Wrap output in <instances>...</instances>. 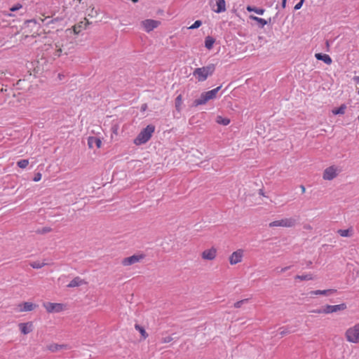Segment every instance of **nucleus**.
<instances>
[{
	"label": "nucleus",
	"instance_id": "4be33fe9",
	"mask_svg": "<svg viewBox=\"0 0 359 359\" xmlns=\"http://www.w3.org/2000/svg\"><path fill=\"white\" fill-rule=\"evenodd\" d=\"M84 283H85L84 280H83L79 277H76L72 280L70 281V283L68 284V287H78Z\"/></svg>",
	"mask_w": 359,
	"mask_h": 359
},
{
	"label": "nucleus",
	"instance_id": "393cba45",
	"mask_svg": "<svg viewBox=\"0 0 359 359\" xmlns=\"http://www.w3.org/2000/svg\"><path fill=\"white\" fill-rule=\"evenodd\" d=\"M216 122H217V123H218L219 125L228 126L230 123L231 121L227 117H223L222 116H217L216 117Z\"/></svg>",
	"mask_w": 359,
	"mask_h": 359
},
{
	"label": "nucleus",
	"instance_id": "37998d69",
	"mask_svg": "<svg viewBox=\"0 0 359 359\" xmlns=\"http://www.w3.org/2000/svg\"><path fill=\"white\" fill-rule=\"evenodd\" d=\"M147 104H144V105H142V109L143 111H144V110L147 109Z\"/></svg>",
	"mask_w": 359,
	"mask_h": 359
},
{
	"label": "nucleus",
	"instance_id": "a211bd4d",
	"mask_svg": "<svg viewBox=\"0 0 359 359\" xmlns=\"http://www.w3.org/2000/svg\"><path fill=\"white\" fill-rule=\"evenodd\" d=\"M94 144L97 147H102V141L100 138L96 137L90 136L88 138V145L90 149H93Z\"/></svg>",
	"mask_w": 359,
	"mask_h": 359
},
{
	"label": "nucleus",
	"instance_id": "0eeeda50",
	"mask_svg": "<svg viewBox=\"0 0 359 359\" xmlns=\"http://www.w3.org/2000/svg\"><path fill=\"white\" fill-rule=\"evenodd\" d=\"M64 43L65 39L62 37L58 36L54 39L53 44L50 45V49L53 50L51 54L53 58H57L62 55Z\"/></svg>",
	"mask_w": 359,
	"mask_h": 359
},
{
	"label": "nucleus",
	"instance_id": "1a4fd4ad",
	"mask_svg": "<svg viewBox=\"0 0 359 359\" xmlns=\"http://www.w3.org/2000/svg\"><path fill=\"white\" fill-rule=\"evenodd\" d=\"M341 172L339 166L332 165L326 168L323 173V179L327 181H331L336 178Z\"/></svg>",
	"mask_w": 359,
	"mask_h": 359
},
{
	"label": "nucleus",
	"instance_id": "ddd939ff",
	"mask_svg": "<svg viewBox=\"0 0 359 359\" xmlns=\"http://www.w3.org/2000/svg\"><path fill=\"white\" fill-rule=\"evenodd\" d=\"M160 24V21L152 19H147L141 22V26L147 32H150L157 28Z\"/></svg>",
	"mask_w": 359,
	"mask_h": 359
},
{
	"label": "nucleus",
	"instance_id": "c85d7f7f",
	"mask_svg": "<svg viewBox=\"0 0 359 359\" xmlns=\"http://www.w3.org/2000/svg\"><path fill=\"white\" fill-rule=\"evenodd\" d=\"M47 264L45 262H41V261H35L32 262L29 264L30 266H32L33 269H41L43 266H45Z\"/></svg>",
	"mask_w": 359,
	"mask_h": 359
},
{
	"label": "nucleus",
	"instance_id": "c9c22d12",
	"mask_svg": "<svg viewBox=\"0 0 359 359\" xmlns=\"http://www.w3.org/2000/svg\"><path fill=\"white\" fill-rule=\"evenodd\" d=\"M41 176H42V175H41V174L40 172H37V173L35 175V176H34V177L33 180H34V182H39V181H40V180H41Z\"/></svg>",
	"mask_w": 359,
	"mask_h": 359
},
{
	"label": "nucleus",
	"instance_id": "423d86ee",
	"mask_svg": "<svg viewBox=\"0 0 359 359\" xmlns=\"http://www.w3.org/2000/svg\"><path fill=\"white\" fill-rule=\"evenodd\" d=\"M146 258L144 253H136L121 259V264L124 267H128L143 262Z\"/></svg>",
	"mask_w": 359,
	"mask_h": 359
},
{
	"label": "nucleus",
	"instance_id": "ea45409f",
	"mask_svg": "<svg viewBox=\"0 0 359 359\" xmlns=\"http://www.w3.org/2000/svg\"><path fill=\"white\" fill-rule=\"evenodd\" d=\"M303 2H304V1H302V0H300V2H299L298 4H297L295 5V6H294V9H295V10H298V9H299V8L302 7V6Z\"/></svg>",
	"mask_w": 359,
	"mask_h": 359
},
{
	"label": "nucleus",
	"instance_id": "b1692460",
	"mask_svg": "<svg viewBox=\"0 0 359 359\" xmlns=\"http://www.w3.org/2000/svg\"><path fill=\"white\" fill-rule=\"evenodd\" d=\"M215 42V40L213 37L210 36H208L205 39V46L207 49L211 50L213 47V45Z\"/></svg>",
	"mask_w": 359,
	"mask_h": 359
},
{
	"label": "nucleus",
	"instance_id": "9d476101",
	"mask_svg": "<svg viewBox=\"0 0 359 359\" xmlns=\"http://www.w3.org/2000/svg\"><path fill=\"white\" fill-rule=\"evenodd\" d=\"M297 220L294 217L283 218L269 223L270 227H287L290 228L296 225Z\"/></svg>",
	"mask_w": 359,
	"mask_h": 359
},
{
	"label": "nucleus",
	"instance_id": "cd10ccee",
	"mask_svg": "<svg viewBox=\"0 0 359 359\" xmlns=\"http://www.w3.org/2000/svg\"><path fill=\"white\" fill-rule=\"evenodd\" d=\"M250 18L257 22L262 26V27L268 24V22L264 18H261L255 15H250Z\"/></svg>",
	"mask_w": 359,
	"mask_h": 359
},
{
	"label": "nucleus",
	"instance_id": "6ab92c4d",
	"mask_svg": "<svg viewBox=\"0 0 359 359\" xmlns=\"http://www.w3.org/2000/svg\"><path fill=\"white\" fill-rule=\"evenodd\" d=\"M217 8L213 11L217 13H220L226 11V1L225 0H215Z\"/></svg>",
	"mask_w": 359,
	"mask_h": 359
},
{
	"label": "nucleus",
	"instance_id": "9b49d317",
	"mask_svg": "<svg viewBox=\"0 0 359 359\" xmlns=\"http://www.w3.org/2000/svg\"><path fill=\"white\" fill-rule=\"evenodd\" d=\"M245 256V250L243 249H238L233 251L228 258L229 264L231 266L236 265L243 261Z\"/></svg>",
	"mask_w": 359,
	"mask_h": 359
},
{
	"label": "nucleus",
	"instance_id": "7c9ffc66",
	"mask_svg": "<svg viewBox=\"0 0 359 359\" xmlns=\"http://www.w3.org/2000/svg\"><path fill=\"white\" fill-rule=\"evenodd\" d=\"M17 164L20 168H25L29 165V161L27 159H22L18 161Z\"/></svg>",
	"mask_w": 359,
	"mask_h": 359
},
{
	"label": "nucleus",
	"instance_id": "2eb2a0df",
	"mask_svg": "<svg viewBox=\"0 0 359 359\" xmlns=\"http://www.w3.org/2000/svg\"><path fill=\"white\" fill-rule=\"evenodd\" d=\"M18 306V311L27 312L34 311L37 307V305L30 302H25L20 304Z\"/></svg>",
	"mask_w": 359,
	"mask_h": 359
},
{
	"label": "nucleus",
	"instance_id": "f3484780",
	"mask_svg": "<svg viewBox=\"0 0 359 359\" xmlns=\"http://www.w3.org/2000/svg\"><path fill=\"white\" fill-rule=\"evenodd\" d=\"M337 292L335 289H327V290H317L310 292L311 296L313 295H325L329 296L334 294Z\"/></svg>",
	"mask_w": 359,
	"mask_h": 359
},
{
	"label": "nucleus",
	"instance_id": "e433bc0d",
	"mask_svg": "<svg viewBox=\"0 0 359 359\" xmlns=\"http://www.w3.org/2000/svg\"><path fill=\"white\" fill-rule=\"evenodd\" d=\"M247 11H249V12H255V11H257V8L255 7H252L250 6H248L247 8H246Z\"/></svg>",
	"mask_w": 359,
	"mask_h": 359
},
{
	"label": "nucleus",
	"instance_id": "412c9836",
	"mask_svg": "<svg viewBox=\"0 0 359 359\" xmlns=\"http://www.w3.org/2000/svg\"><path fill=\"white\" fill-rule=\"evenodd\" d=\"M47 348L50 351L54 353L62 349H66L67 346L65 344H52L48 346Z\"/></svg>",
	"mask_w": 359,
	"mask_h": 359
},
{
	"label": "nucleus",
	"instance_id": "473e14b6",
	"mask_svg": "<svg viewBox=\"0 0 359 359\" xmlns=\"http://www.w3.org/2000/svg\"><path fill=\"white\" fill-rule=\"evenodd\" d=\"M201 25H202V22L201 20H196L194 22V23L189 27V29H196V28H198L199 27H201Z\"/></svg>",
	"mask_w": 359,
	"mask_h": 359
},
{
	"label": "nucleus",
	"instance_id": "2f4dec72",
	"mask_svg": "<svg viewBox=\"0 0 359 359\" xmlns=\"http://www.w3.org/2000/svg\"><path fill=\"white\" fill-rule=\"evenodd\" d=\"M338 233L342 237H348L350 236L349 230L348 229H339L338 230Z\"/></svg>",
	"mask_w": 359,
	"mask_h": 359
},
{
	"label": "nucleus",
	"instance_id": "79ce46f5",
	"mask_svg": "<svg viewBox=\"0 0 359 359\" xmlns=\"http://www.w3.org/2000/svg\"><path fill=\"white\" fill-rule=\"evenodd\" d=\"M286 1H287V0H283V1H282V7H283V8H285V6H286Z\"/></svg>",
	"mask_w": 359,
	"mask_h": 359
},
{
	"label": "nucleus",
	"instance_id": "c756f323",
	"mask_svg": "<svg viewBox=\"0 0 359 359\" xmlns=\"http://www.w3.org/2000/svg\"><path fill=\"white\" fill-rule=\"evenodd\" d=\"M135 328L136 330H137L140 333V334L142 335V337L144 339H145L148 337V334L147 333V332L145 331V330L143 327L140 326V325L136 324L135 325Z\"/></svg>",
	"mask_w": 359,
	"mask_h": 359
},
{
	"label": "nucleus",
	"instance_id": "f704fd0d",
	"mask_svg": "<svg viewBox=\"0 0 359 359\" xmlns=\"http://www.w3.org/2000/svg\"><path fill=\"white\" fill-rule=\"evenodd\" d=\"M353 80L356 83V88L358 90V93L359 94V76H353Z\"/></svg>",
	"mask_w": 359,
	"mask_h": 359
},
{
	"label": "nucleus",
	"instance_id": "4c0bfd02",
	"mask_svg": "<svg viewBox=\"0 0 359 359\" xmlns=\"http://www.w3.org/2000/svg\"><path fill=\"white\" fill-rule=\"evenodd\" d=\"M247 11H249V12H255V11H257V8L255 7H252L250 6H248L247 8H246Z\"/></svg>",
	"mask_w": 359,
	"mask_h": 359
},
{
	"label": "nucleus",
	"instance_id": "a878e982",
	"mask_svg": "<svg viewBox=\"0 0 359 359\" xmlns=\"http://www.w3.org/2000/svg\"><path fill=\"white\" fill-rule=\"evenodd\" d=\"M295 280H311L313 279V276L311 273H306L303 275H297L294 277Z\"/></svg>",
	"mask_w": 359,
	"mask_h": 359
},
{
	"label": "nucleus",
	"instance_id": "bb28decb",
	"mask_svg": "<svg viewBox=\"0 0 359 359\" xmlns=\"http://www.w3.org/2000/svg\"><path fill=\"white\" fill-rule=\"evenodd\" d=\"M346 109V104H343L339 107L333 109L332 110V112L334 115H338V114H344L345 113V111Z\"/></svg>",
	"mask_w": 359,
	"mask_h": 359
},
{
	"label": "nucleus",
	"instance_id": "f257e3e1",
	"mask_svg": "<svg viewBox=\"0 0 359 359\" xmlns=\"http://www.w3.org/2000/svg\"><path fill=\"white\" fill-rule=\"evenodd\" d=\"M215 71V65L214 64H209L207 66L196 68L193 72V76L198 82H203L207 79L212 76Z\"/></svg>",
	"mask_w": 359,
	"mask_h": 359
},
{
	"label": "nucleus",
	"instance_id": "20e7f679",
	"mask_svg": "<svg viewBox=\"0 0 359 359\" xmlns=\"http://www.w3.org/2000/svg\"><path fill=\"white\" fill-rule=\"evenodd\" d=\"M344 337L350 344H359V323L348 327L345 330Z\"/></svg>",
	"mask_w": 359,
	"mask_h": 359
},
{
	"label": "nucleus",
	"instance_id": "5701e85b",
	"mask_svg": "<svg viewBox=\"0 0 359 359\" xmlns=\"http://www.w3.org/2000/svg\"><path fill=\"white\" fill-rule=\"evenodd\" d=\"M183 104V97L182 95H179L177 96L175 100V109L178 112H180L182 108Z\"/></svg>",
	"mask_w": 359,
	"mask_h": 359
},
{
	"label": "nucleus",
	"instance_id": "a18cd8bd",
	"mask_svg": "<svg viewBox=\"0 0 359 359\" xmlns=\"http://www.w3.org/2000/svg\"><path fill=\"white\" fill-rule=\"evenodd\" d=\"M170 339L165 340V342L170 341Z\"/></svg>",
	"mask_w": 359,
	"mask_h": 359
},
{
	"label": "nucleus",
	"instance_id": "de8ad7c7",
	"mask_svg": "<svg viewBox=\"0 0 359 359\" xmlns=\"http://www.w3.org/2000/svg\"><path fill=\"white\" fill-rule=\"evenodd\" d=\"M304 0H302V1H304Z\"/></svg>",
	"mask_w": 359,
	"mask_h": 359
},
{
	"label": "nucleus",
	"instance_id": "a19ab883",
	"mask_svg": "<svg viewBox=\"0 0 359 359\" xmlns=\"http://www.w3.org/2000/svg\"><path fill=\"white\" fill-rule=\"evenodd\" d=\"M21 7H22L21 6L13 7V8H11V11H17L18 9H19Z\"/></svg>",
	"mask_w": 359,
	"mask_h": 359
},
{
	"label": "nucleus",
	"instance_id": "6e6552de",
	"mask_svg": "<svg viewBox=\"0 0 359 359\" xmlns=\"http://www.w3.org/2000/svg\"><path fill=\"white\" fill-rule=\"evenodd\" d=\"M43 307L48 313H60L67 309V306L62 303L43 302Z\"/></svg>",
	"mask_w": 359,
	"mask_h": 359
},
{
	"label": "nucleus",
	"instance_id": "f8f14e48",
	"mask_svg": "<svg viewBox=\"0 0 359 359\" xmlns=\"http://www.w3.org/2000/svg\"><path fill=\"white\" fill-rule=\"evenodd\" d=\"M217 256V249L214 246L204 250L201 254V259L204 261H213Z\"/></svg>",
	"mask_w": 359,
	"mask_h": 359
},
{
	"label": "nucleus",
	"instance_id": "7ed1b4c3",
	"mask_svg": "<svg viewBox=\"0 0 359 359\" xmlns=\"http://www.w3.org/2000/svg\"><path fill=\"white\" fill-rule=\"evenodd\" d=\"M221 86H218L211 90L201 93L200 97L194 101L193 105L198 107L199 105L205 104L209 100L216 98L217 94Z\"/></svg>",
	"mask_w": 359,
	"mask_h": 359
},
{
	"label": "nucleus",
	"instance_id": "c03bdc74",
	"mask_svg": "<svg viewBox=\"0 0 359 359\" xmlns=\"http://www.w3.org/2000/svg\"><path fill=\"white\" fill-rule=\"evenodd\" d=\"M301 189H302V191L303 193L305 192L306 189H305V187L304 186H302Z\"/></svg>",
	"mask_w": 359,
	"mask_h": 359
},
{
	"label": "nucleus",
	"instance_id": "aec40b11",
	"mask_svg": "<svg viewBox=\"0 0 359 359\" xmlns=\"http://www.w3.org/2000/svg\"><path fill=\"white\" fill-rule=\"evenodd\" d=\"M315 57L317 60H322L327 65H330L332 62V58L327 54L316 53Z\"/></svg>",
	"mask_w": 359,
	"mask_h": 359
},
{
	"label": "nucleus",
	"instance_id": "4468645a",
	"mask_svg": "<svg viewBox=\"0 0 359 359\" xmlns=\"http://www.w3.org/2000/svg\"><path fill=\"white\" fill-rule=\"evenodd\" d=\"M18 327L20 332L24 335L31 333L34 330V325L32 322L19 323Z\"/></svg>",
	"mask_w": 359,
	"mask_h": 359
},
{
	"label": "nucleus",
	"instance_id": "dca6fc26",
	"mask_svg": "<svg viewBox=\"0 0 359 359\" xmlns=\"http://www.w3.org/2000/svg\"><path fill=\"white\" fill-rule=\"evenodd\" d=\"M84 20L85 23L83 21H81L72 27L73 32L75 34H79L82 31V29H86L87 27V25L89 24V22L86 18H85Z\"/></svg>",
	"mask_w": 359,
	"mask_h": 359
},
{
	"label": "nucleus",
	"instance_id": "72a5a7b5",
	"mask_svg": "<svg viewBox=\"0 0 359 359\" xmlns=\"http://www.w3.org/2000/svg\"><path fill=\"white\" fill-rule=\"evenodd\" d=\"M248 299H242L234 303L233 306L235 308H240L245 303L247 302Z\"/></svg>",
	"mask_w": 359,
	"mask_h": 359
},
{
	"label": "nucleus",
	"instance_id": "58836bf2",
	"mask_svg": "<svg viewBox=\"0 0 359 359\" xmlns=\"http://www.w3.org/2000/svg\"><path fill=\"white\" fill-rule=\"evenodd\" d=\"M264 11H265V10L263 8H257V11H255V13L259 15H263Z\"/></svg>",
	"mask_w": 359,
	"mask_h": 359
},
{
	"label": "nucleus",
	"instance_id": "f03ea898",
	"mask_svg": "<svg viewBox=\"0 0 359 359\" xmlns=\"http://www.w3.org/2000/svg\"><path fill=\"white\" fill-rule=\"evenodd\" d=\"M155 126L153 125H148L144 128L134 140L133 142L135 145H141L147 142L154 133Z\"/></svg>",
	"mask_w": 359,
	"mask_h": 359
},
{
	"label": "nucleus",
	"instance_id": "49530a36",
	"mask_svg": "<svg viewBox=\"0 0 359 359\" xmlns=\"http://www.w3.org/2000/svg\"><path fill=\"white\" fill-rule=\"evenodd\" d=\"M133 2H137L138 0H132Z\"/></svg>",
	"mask_w": 359,
	"mask_h": 359
},
{
	"label": "nucleus",
	"instance_id": "39448f33",
	"mask_svg": "<svg viewBox=\"0 0 359 359\" xmlns=\"http://www.w3.org/2000/svg\"><path fill=\"white\" fill-rule=\"evenodd\" d=\"M346 308V304L344 303L337 305L326 304L320 309L314 310L313 312L317 314H330L344 311Z\"/></svg>",
	"mask_w": 359,
	"mask_h": 359
}]
</instances>
